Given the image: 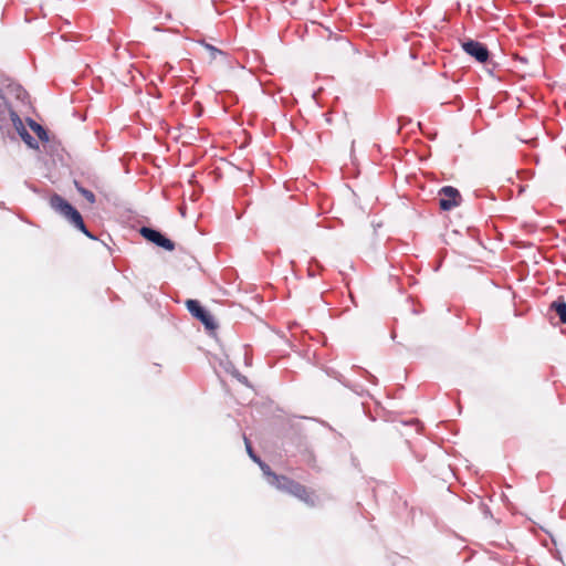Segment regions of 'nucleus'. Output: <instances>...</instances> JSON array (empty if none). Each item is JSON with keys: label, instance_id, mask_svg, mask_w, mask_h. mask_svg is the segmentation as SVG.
I'll return each mask as SVG.
<instances>
[{"label": "nucleus", "instance_id": "nucleus-12", "mask_svg": "<svg viewBox=\"0 0 566 566\" xmlns=\"http://www.w3.org/2000/svg\"><path fill=\"white\" fill-rule=\"evenodd\" d=\"M206 50L208 51L209 53V59L210 61H213L217 59L218 55H222L223 52L216 49L214 46L210 45V44H206Z\"/></svg>", "mask_w": 566, "mask_h": 566}, {"label": "nucleus", "instance_id": "nucleus-1", "mask_svg": "<svg viewBox=\"0 0 566 566\" xmlns=\"http://www.w3.org/2000/svg\"><path fill=\"white\" fill-rule=\"evenodd\" d=\"M277 482L276 490L287 493L298 501L303 502L310 507H314L317 503V495L313 489L284 475L283 478H275Z\"/></svg>", "mask_w": 566, "mask_h": 566}, {"label": "nucleus", "instance_id": "nucleus-8", "mask_svg": "<svg viewBox=\"0 0 566 566\" xmlns=\"http://www.w3.org/2000/svg\"><path fill=\"white\" fill-rule=\"evenodd\" d=\"M258 463H259L263 474L268 478L269 483L272 486L276 488L279 483L275 482L276 481L275 478H283L284 475L283 474H276L275 472H273L271 470V468L266 463L262 462L261 460Z\"/></svg>", "mask_w": 566, "mask_h": 566}, {"label": "nucleus", "instance_id": "nucleus-7", "mask_svg": "<svg viewBox=\"0 0 566 566\" xmlns=\"http://www.w3.org/2000/svg\"><path fill=\"white\" fill-rule=\"evenodd\" d=\"M549 310L558 315L560 323L566 324V302L563 297L555 300L549 305Z\"/></svg>", "mask_w": 566, "mask_h": 566}, {"label": "nucleus", "instance_id": "nucleus-13", "mask_svg": "<svg viewBox=\"0 0 566 566\" xmlns=\"http://www.w3.org/2000/svg\"><path fill=\"white\" fill-rule=\"evenodd\" d=\"M245 446H247V451H248L249 455L251 457V459L254 462H260V458L254 454V452L252 450V447H251V443L249 442L248 439H245Z\"/></svg>", "mask_w": 566, "mask_h": 566}, {"label": "nucleus", "instance_id": "nucleus-10", "mask_svg": "<svg viewBox=\"0 0 566 566\" xmlns=\"http://www.w3.org/2000/svg\"><path fill=\"white\" fill-rule=\"evenodd\" d=\"M76 190L91 203H95V196L91 190L82 187L77 181L74 182Z\"/></svg>", "mask_w": 566, "mask_h": 566}, {"label": "nucleus", "instance_id": "nucleus-9", "mask_svg": "<svg viewBox=\"0 0 566 566\" xmlns=\"http://www.w3.org/2000/svg\"><path fill=\"white\" fill-rule=\"evenodd\" d=\"M29 125H30V128L36 134L39 139H41L42 142L49 140L46 130L40 124H38L34 120H30Z\"/></svg>", "mask_w": 566, "mask_h": 566}, {"label": "nucleus", "instance_id": "nucleus-11", "mask_svg": "<svg viewBox=\"0 0 566 566\" xmlns=\"http://www.w3.org/2000/svg\"><path fill=\"white\" fill-rule=\"evenodd\" d=\"M20 136L29 147L35 149L38 148V143L24 128H22V130L20 132Z\"/></svg>", "mask_w": 566, "mask_h": 566}, {"label": "nucleus", "instance_id": "nucleus-3", "mask_svg": "<svg viewBox=\"0 0 566 566\" xmlns=\"http://www.w3.org/2000/svg\"><path fill=\"white\" fill-rule=\"evenodd\" d=\"M439 195V207L441 210L449 211L455 207H459L462 201L461 193L459 190L451 186L441 188Z\"/></svg>", "mask_w": 566, "mask_h": 566}, {"label": "nucleus", "instance_id": "nucleus-2", "mask_svg": "<svg viewBox=\"0 0 566 566\" xmlns=\"http://www.w3.org/2000/svg\"><path fill=\"white\" fill-rule=\"evenodd\" d=\"M50 206L53 210L61 213L64 218H66L76 229L83 232L86 237L91 239H95L94 235L87 230L81 213L70 205L63 197L60 195H53L50 198Z\"/></svg>", "mask_w": 566, "mask_h": 566}, {"label": "nucleus", "instance_id": "nucleus-6", "mask_svg": "<svg viewBox=\"0 0 566 566\" xmlns=\"http://www.w3.org/2000/svg\"><path fill=\"white\" fill-rule=\"evenodd\" d=\"M462 49L467 54L474 57L478 62L484 63L489 59L488 48L478 41H464L462 42Z\"/></svg>", "mask_w": 566, "mask_h": 566}, {"label": "nucleus", "instance_id": "nucleus-5", "mask_svg": "<svg viewBox=\"0 0 566 566\" xmlns=\"http://www.w3.org/2000/svg\"><path fill=\"white\" fill-rule=\"evenodd\" d=\"M139 232L147 241H150L167 251H172L175 249V243L170 239L164 237L160 232L151 228L143 227Z\"/></svg>", "mask_w": 566, "mask_h": 566}, {"label": "nucleus", "instance_id": "nucleus-4", "mask_svg": "<svg viewBox=\"0 0 566 566\" xmlns=\"http://www.w3.org/2000/svg\"><path fill=\"white\" fill-rule=\"evenodd\" d=\"M186 307L193 317L205 325L207 329L214 331L217 328V324L212 315L206 311L197 300H187Z\"/></svg>", "mask_w": 566, "mask_h": 566}]
</instances>
